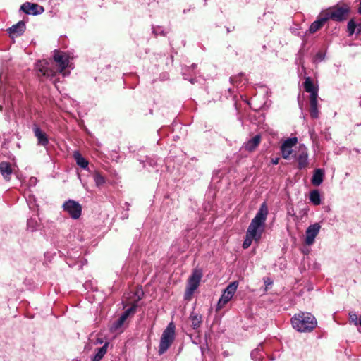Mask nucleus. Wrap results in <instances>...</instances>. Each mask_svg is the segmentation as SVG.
<instances>
[{
    "label": "nucleus",
    "mask_w": 361,
    "mask_h": 361,
    "mask_svg": "<svg viewBox=\"0 0 361 361\" xmlns=\"http://www.w3.org/2000/svg\"><path fill=\"white\" fill-rule=\"evenodd\" d=\"M324 55L322 53H318L317 54V59L319 61H322L324 59Z\"/></svg>",
    "instance_id": "nucleus-31"
},
{
    "label": "nucleus",
    "mask_w": 361,
    "mask_h": 361,
    "mask_svg": "<svg viewBox=\"0 0 361 361\" xmlns=\"http://www.w3.org/2000/svg\"><path fill=\"white\" fill-rule=\"evenodd\" d=\"M293 327L300 332H310L317 326V322L314 315L309 312H299L291 319Z\"/></svg>",
    "instance_id": "nucleus-3"
},
{
    "label": "nucleus",
    "mask_w": 361,
    "mask_h": 361,
    "mask_svg": "<svg viewBox=\"0 0 361 361\" xmlns=\"http://www.w3.org/2000/svg\"><path fill=\"white\" fill-rule=\"evenodd\" d=\"M260 141V135H257L252 139L249 140L247 142H245L243 147L248 152H252L258 147Z\"/></svg>",
    "instance_id": "nucleus-18"
},
{
    "label": "nucleus",
    "mask_w": 361,
    "mask_h": 361,
    "mask_svg": "<svg viewBox=\"0 0 361 361\" xmlns=\"http://www.w3.org/2000/svg\"><path fill=\"white\" fill-rule=\"evenodd\" d=\"M238 286V281L231 283L224 290L218 302V309L222 308L228 302H229L234 295Z\"/></svg>",
    "instance_id": "nucleus-7"
},
{
    "label": "nucleus",
    "mask_w": 361,
    "mask_h": 361,
    "mask_svg": "<svg viewBox=\"0 0 361 361\" xmlns=\"http://www.w3.org/2000/svg\"><path fill=\"white\" fill-rule=\"evenodd\" d=\"M27 229L33 232L39 227V223L36 218H30L27 222Z\"/></svg>",
    "instance_id": "nucleus-28"
},
{
    "label": "nucleus",
    "mask_w": 361,
    "mask_h": 361,
    "mask_svg": "<svg viewBox=\"0 0 361 361\" xmlns=\"http://www.w3.org/2000/svg\"><path fill=\"white\" fill-rule=\"evenodd\" d=\"M73 157L78 166L84 169L87 168L89 164L88 161L86 160L78 151L73 152Z\"/></svg>",
    "instance_id": "nucleus-23"
},
{
    "label": "nucleus",
    "mask_w": 361,
    "mask_h": 361,
    "mask_svg": "<svg viewBox=\"0 0 361 361\" xmlns=\"http://www.w3.org/2000/svg\"><path fill=\"white\" fill-rule=\"evenodd\" d=\"M93 178L97 187H100L105 183V178L99 172H95L93 175Z\"/></svg>",
    "instance_id": "nucleus-29"
},
{
    "label": "nucleus",
    "mask_w": 361,
    "mask_h": 361,
    "mask_svg": "<svg viewBox=\"0 0 361 361\" xmlns=\"http://www.w3.org/2000/svg\"><path fill=\"white\" fill-rule=\"evenodd\" d=\"M350 320L353 322L355 325L357 324V317L355 312L349 313Z\"/></svg>",
    "instance_id": "nucleus-30"
},
{
    "label": "nucleus",
    "mask_w": 361,
    "mask_h": 361,
    "mask_svg": "<svg viewBox=\"0 0 361 361\" xmlns=\"http://www.w3.org/2000/svg\"><path fill=\"white\" fill-rule=\"evenodd\" d=\"M296 137L288 138L281 147V154L283 159H288L293 153L292 148L297 144Z\"/></svg>",
    "instance_id": "nucleus-10"
},
{
    "label": "nucleus",
    "mask_w": 361,
    "mask_h": 361,
    "mask_svg": "<svg viewBox=\"0 0 361 361\" xmlns=\"http://www.w3.org/2000/svg\"><path fill=\"white\" fill-rule=\"evenodd\" d=\"M305 90L310 94V98L318 97V87L314 86L310 77H307L304 82Z\"/></svg>",
    "instance_id": "nucleus-17"
},
{
    "label": "nucleus",
    "mask_w": 361,
    "mask_h": 361,
    "mask_svg": "<svg viewBox=\"0 0 361 361\" xmlns=\"http://www.w3.org/2000/svg\"><path fill=\"white\" fill-rule=\"evenodd\" d=\"M108 345L109 343L106 342L102 348H98L96 354L92 358V361H100L106 353Z\"/></svg>",
    "instance_id": "nucleus-25"
},
{
    "label": "nucleus",
    "mask_w": 361,
    "mask_h": 361,
    "mask_svg": "<svg viewBox=\"0 0 361 361\" xmlns=\"http://www.w3.org/2000/svg\"><path fill=\"white\" fill-rule=\"evenodd\" d=\"M0 173L6 180H10L11 174L13 173L11 164L6 161L1 162Z\"/></svg>",
    "instance_id": "nucleus-19"
},
{
    "label": "nucleus",
    "mask_w": 361,
    "mask_h": 361,
    "mask_svg": "<svg viewBox=\"0 0 361 361\" xmlns=\"http://www.w3.org/2000/svg\"><path fill=\"white\" fill-rule=\"evenodd\" d=\"M103 343V341L102 338H98L97 339V341L95 342V344H102Z\"/></svg>",
    "instance_id": "nucleus-33"
},
{
    "label": "nucleus",
    "mask_w": 361,
    "mask_h": 361,
    "mask_svg": "<svg viewBox=\"0 0 361 361\" xmlns=\"http://www.w3.org/2000/svg\"><path fill=\"white\" fill-rule=\"evenodd\" d=\"M324 177V171L322 169H317L314 171L312 178V183L315 186H319L323 182Z\"/></svg>",
    "instance_id": "nucleus-21"
},
{
    "label": "nucleus",
    "mask_w": 361,
    "mask_h": 361,
    "mask_svg": "<svg viewBox=\"0 0 361 361\" xmlns=\"http://www.w3.org/2000/svg\"><path fill=\"white\" fill-rule=\"evenodd\" d=\"M202 271L200 269H195L192 274L188 279V286L185 293V299L190 300L194 291L198 288L202 278Z\"/></svg>",
    "instance_id": "nucleus-6"
},
{
    "label": "nucleus",
    "mask_w": 361,
    "mask_h": 361,
    "mask_svg": "<svg viewBox=\"0 0 361 361\" xmlns=\"http://www.w3.org/2000/svg\"><path fill=\"white\" fill-rule=\"evenodd\" d=\"M153 32H154V35H157L158 34V30H154Z\"/></svg>",
    "instance_id": "nucleus-36"
},
{
    "label": "nucleus",
    "mask_w": 361,
    "mask_h": 361,
    "mask_svg": "<svg viewBox=\"0 0 361 361\" xmlns=\"http://www.w3.org/2000/svg\"><path fill=\"white\" fill-rule=\"evenodd\" d=\"M54 61L56 63L57 69L51 68L49 64L45 61H39L36 68L44 76L47 78H54L57 73L63 74V76L68 75L69 72L65 70L69 66V56L64 52L54 51Z\"/></svg>",
    "instance_id": "nucleus-2"
},
{
    "label": "nucleus",
    "mask_w": 361,
    "mask_h": 361,
    "mask_svg": "<svg viewBox=\"0 0 361 361\" xmlns=\"http://www.w3.org/2000/svg\"><path fill=\"white\" fill-rule=\"evenodd\" d=\"M160 34L164 35L163 31H160Z\"/></svg>",
    "instance_id": "nucleus-39"
},
{
    "label": "nucleus",
    "mask_w": 361,
    "mask_h": 361,
    "mask_svg": "<svg viewBox=\"0 0 361 361\" xmlns=\"http://www.w3.org/2000/svg\"><path fill=\"white\" fill-rule=\"evenodd\" d=\"M25 30V24L23 21H20L16 25L8 28V32L12 38L21 35Z\"/></svg>",
    "instance_id": "nucleus-15"
},
{
    "label": "nucleus",
    "mask_w": 361,
    "mask_h": 361,
    "mask_svg": "<svg viewBox=\"0 0 361 361\" xmlns=\"http://www.w3.org/2000/svg\"><path fill=\"white\" fill-rule=\"evenodd\" d=\"M137 305L134 304L130 307L124 311L121 317L116 320L112 326L114 330H117L122 326L124 322L127 319L130 314H133L135 312Z\"/></svg>",
    "instance_id": "nucleus-13"
},
{
    "label": "nucleus",
    "mask_w": 361,
    "mask_h": 361,
    "mask_svg": "<svg viewBox=\"0 0 361 361\" xmlns=\"http://www.w3.org/2000/svg\"><path fill=\"white\" fill-rule=\"evenodd\" d=\"M190 320L191 322V326L194 329H197L202 324V316L197 313L192 312L190 316Z\"/></svg>",
    "instance_id": "nucleus-24"
},
{
    "label": "nucleus",
    "mask_w": 361,
    "mask_h": 361,
    "mask_svg": "<svg viewBox=\"0 0 361 361\" xmlns=\"http://www.w3.org/2000/svg\"><path fill=\"white\" fill-rule=\"evenodd\" d=\"M20 9L27 14L38 15L44 12V9L42 6L37 4L26 2L23 4Z\"/></svg>",
    "instance_id": "nucleus-12"
},
{
    "label": "nucleus",
    "mask_w": 361,
    "mask_h": 361,
    "mask_svg": "<svg viewBox=\"0 0 361 361\" xmlns=\"http://www.w3.org/2000/svg\"><path fill=\"white\" fill-rule=\"evenodd\" d=\"M206 348H204V347H201V351H202V354L204 355V351H205Z\"/></svg>",
    "instance_id": "nucleus-34"
},
{
    "label": "nucleus",
    "mask_w": 361,
    "mask_h": 361,
    "mask_svg": "<svg viewBox=\"0 0 361 361\" xmlns=\"http://www.w3.org/2000/svg\"><path fill=\"white\" fill-rule=\"evenodd\" d=\"M279 158H276V159H272V164H274V165L278 164V163H279Z\"/></svg>",
    "instance_id": "nucleus-32"
},
{
    "label": "nucleus",
    "mask_w": 361,
    "mask_h": 361,
    "mask_svg": "<svg viewBox=\"0 0 361 361\" xmlns=\"http://www.w3.org/2000/svg\"><path fill=\"white\" fill-rule=\"evenodd\" d=\"M298 161V168L304 169L308 166V153L306 147L300 145L298 148V154L295 156Z\"/></svg>",
    "instance_id": "nucleus-11"
},
{
    "label": "nucleus",
    "mask_w": 361,
    "mask_h": 361,
    "mask_svg": "<svg viewBox=\"0 0 361 361\" xmlns=\"http://www.w3.org/2000/svg\"><path fill=\"white\" fill-rule=\"evenodd\" d=\"M321 226L318 223L310 225L306 230L305 243L307 245H312L314 243L315 238L318 235Z\"/></svg>",
    "instance_id": "nucleus-9"
},
{
    "label": "nucleus",
    "mask_w": 361,
    "mask_h": 361,
    "mask_svg": "<svg viewBox=\"0 0 361 361\" xmlns=\"http://www.w3.org/2000/svg\"><path fill=\"white\" fill-rule=\"evenodd\" d=\"M267 214L268 208L266 203H263L247 229L245 239L243 243L244 249H247L253 241L258 243L260 240L264 231Z\"/></svg>",
    "instance_id": "nucleus-1"
},
{
    "label": "nucleus",
    "mask_w": 361,
    "mask_h": 361,
    "mask_svg": "<svg viewBox=\"0 0 361 361\" xmlns=\"http://www.w3.org/2000/svg\"><path fill=\"white\" fill-rule=\"evenodd\" d=\"M310 115L313 118H317L319 116L317 97L310 98Z\"/></svg>",
    "instance_id": "nucleus-22"
},
{
    "label": "nucleus",
    "mask_w": 361,
    "mask_h": 361,
    "mask_svg": "<svg viewBox=\"0 0 361 361\" xmlns=\"http://www.w3.org/2000/svg\"><path fill=\"white\" fill-rule=\"evenodd\" d=\"M63 208L74 219H78L81 215L82 207L75 200H68L66 201L63 204Z\"/></svg>",
    "instance_id": "nucleus-8"
},
{
    "label": "nucleus",
    "mask_w": 361,
    "mask_h": 361,
    "mask_svg": "<svg viewBox=\"0 0 361 361\" xmlns=\"http://www.w3.org/2000/svg\"><path fill=\"white\" fill-rule=\"evenodd\" d=\"M175 329L174 324L171 322L163 331L159 346V355H163L166 353L173 343L175 339Z\"/></svg>",
    "instance_id": "nucleus-4"
},
{
    "label": "nucleus",
    "mask_w": 361,
    "mask_h": 361,
    "mask_svg": "<svg viewBox=\"0 0 361 361\" xmlns=\"http://www.w3.org/2000/svg\"><path fill=\"white\" fill-rule=\"evenodd\" d=\"M264 282H265V283H266V284H267V285H270V284L271 283V282L267 281H265Z\"/></svg>",
    "instance_id": "nucleus-35"
},
{
    "label": "nucleus",
    "mask_w": 361,
    "mask_h": 361,
    "mask_svg": "<svg viewBox=\"0 0 361 361\" xmlns=\"http://www.w3.org/2000/svg\"><path fill=\"white\" fill-rule=\"evenodd\" d=\"M33 132L37 139V144L39 145L46 147L49 144L47 135L38 126L35 125L33 126Z\"/></svg>",
    "instance_id": "nucleus-14"
},
{
    "label": "nucleus",
    "mask_w": 361,
    "mask_h": 361,
    "mask_svg": "<svg viewBox=\"0 0 361 361\" xmlns=\"http://www.w3.org/2000/svg\"><path fill=\"white\" fill-rule=\"evenodd\" d=\"M262 351V344H259V345L255 348L254 350L251 353V357L253 360L255 361H260L262 360L263 356L261 354Z\"/></svg>",
    "instance_id": "nucleus-27"
},
{
    "label": "nucleus",
    "mask_w": 361,
    "mask_h": 361,
    "mask_svg": "<svg viewBox=\"0 0 361 361\" xmlns=\"http://www.w3.org/2000/svg\"><path fill=\"white\" fill-rule=\"evenodd\" d=\"M233 80H234V78H231V81L232 82H233Z\"/></svg>",
    "instance_id": "nucleus-38"
},
{
    "label": "nucleus",
    "mask_w": 361,
    "mask_h": 361,
    "mask_svg": "<svg viewBox=\"0 0 361 361\" xmlns=\"http://www.w3.org/2000/svg\"><path fill=\"white\" fill-rule=\"evenodd\" d=\"M327 18L325 15H322V12L319 15L317 20L314 21L310 26L309 32L314 33L319 30L327 21Z\"/></svg>",
    "instance_id": "nucleus-16"
},
{
    "label": "nucleus",
    "mask_w": 361,
    "mask_h": 361,
    "mask_svg": "<svg viewBox=\"0 0 361 361\" xmlns=\"http://www.w3.org/2000/svg\"><path fill=\"white\" fill-rule=\"evenodd\" d=\"M348 31L350 36L354 33L360 34L361 32V18L355 22L353 19H351L348 23Z\"/></svg>",
    "instance_id": "nucleus-20"
},
{
    "label": "nucleus",
    "mask_w": 361,
    "mask_h": 361,
    "mask_svg": "<svg viewBox=\"0 0 361 361\" xmlns=\"http://www.w3.org/2000/svg\"><path fill=\"white\" fill-rule=\"evenodd\" d=\"M310 200L314 205H319L321 204V195L317 190L310 192Z\"/></svg>",
    "instance_id": "nucleus-26"
},
{
    "label": "nucleus",
    "mask_w": 361,
    "mask_h": 361,
    "mask_svg": "<svg viewBox=\"0 0 361 361\" xmlns=\"http://www.w3.org/2000/svg\"><path fill=\"white\" fill-rule=\"evenodd\" d=\"M359 324H360V326H361V317H360V320H359Z\"/></svg>",
    "instance_id": "nucleus-37"
},
{
    "label": "nucleus",
    "mask_w": 361,
    "mask_h": 361,
    "mask_svg": "<svg viewBox=\"0 0 361 361\" xmlns=\"http://www.w3.org/2000/svg\"><path fill=\"white\" fill-rule=\"evenodd\" d=\"M349 13V8L348 6H340L329 8L327 10L322 11V15H325L327 20L332 19L335 21L344 20Z\"/></svg>",
    "instance_id": "nucleus-5"
}]
</instances>
